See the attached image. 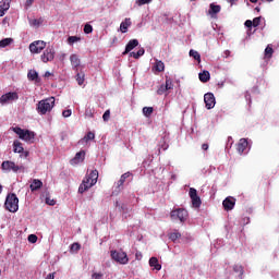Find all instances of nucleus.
Returning <instances> with one entry per match:
<instances>
[{"label":"nucleus","mask_w":279,"mask_h":279,"mask_svg":"<svg viewBox=\"0 0 279 279\" xmlns=\"http://www.w3.org/2000/svg\"><path fill=\"white\" fill-rule=\"evenodd\" d=\"M97 180H99V171L92 170L89 174H86L84 180L82 181L78 193H86L88 189H92V186H95L97 184Z\"/></svg>","instance_id":"f257e3e1"},{"label":"nucleus","mask_w":279,"mask_h":279,"mask_svg":"<svg viewBox=\"0 0 279 279\" xmlns=\"http://www.w3.org/2000/svg\"><path fill=\"white\" fill-rule=\"evenodd\" d=\"M54 106H56V98L48 97L46 99L40 100L37 104L36 110L38 114H47V112H51V110H53Z\"/></svg>","instance_id":"f03ea898"},{"label":"nucleus","mask_w":279,"mask_h":279,"mask_svg":"<svg viewBox=\"0 0 279 279\" xmlns=\"http://www.w3.org/2000/svg\"><path fill=\"white\" fill-rule=\"evenodd\" d=\"M12 131L17 134L21 141H25L26 143H32L36 137V133H34V131L23 130L20 126L12 128Z\"/></svg>","instance_id":"7ed1b4c3"},{"label":"nucleus","mask_w":279,"mask_h":279,"mask_svg":"<svg viewBox=\"0 0 279 279\" xmlns=\"http://www.w3.org/2000/svg\"><path fill=\"white\" fill-rule=\"evenodd\" d=\"M4 207L9 213H16L19 210V197L11 193L7 195Z\"/></svg>","instance_id":"20e7f679"},{"label":"nucleus","mask_w":279,"mask_h":279,"mask_svg":"<svg viewBox=\"0 0 279 279\" xmlns=\"http://www.w3.org/2000/svg\"><path fill=\"white\" fill-rule=\"evenodd\" d=\"M1 169L4 173H10L12 171L13 173H19V171H25L24 166H19L16 162L11 160H5L1 163Z\"/></svg>","instance_id":"39448f33"},{"label":"nucleus","mask_w":279,"mask_h":279,"mask_svg":"<svg viewBox=\"0 0 279 279\" xmlns=\"http://www.w3.org/2000/svg\"><path fill=\"white\" fill-rule=\"evenodd\" d=\"M170 219H172V221H178L179 219L181 223H184V221L189 219V211L184 208H177L170 213Z\"/></svg>","instance_id":"423d86ee"},{"label":"nucleus","mask_w":279,"mask_h":279,"mask_svg":"<svg viewBox=\"0 0 279 279\" xmlns=\"http://www.w3.org/2000/svg\"><path fill=\"white\" fill-rule=\"evenodd\" d=\"M111 258L112 260H114L116 263H119L120 265H128V263H130V258H128V253L123 252V251H111Z\"/></svg>","instance_id":"0eeeda50"},{"label":"nucleus","mask_w":279,"mask_h":279,"mask_svg":"<svg viewBox=\"0 0 279 279\" xmlns=\"http://www.w3.org/2000/svg\"><path fill=\"white\" fill-rule=\"evenodd\" d=\"M54 58H56V50L51 46L47 47L43 52V54L40 56V60L45 64H47V62H53Z\"/></svg>","instance_id":"6e6552de"},{"label":"nucleus","mask_w":279,"mask_h":279,"mask_svg":"<svg viewBox=\"0 0 279 279\" xmlns=\"http://www.w3.org/2000/svg\"><path fill=\"white\" fill-rule=\"evenodd\" d=\"M16 99H19V94L16 92H9L0 97V104H2V106H5V104L16 101Z\"/></svg>","instance_id":"1a4fd4ad"},{"label":"nucleus","mask_w":279,"mask_h":279,"mask_svg":"<svg viewBox=\"0 0 279 279\" xmlns=\"http://www.w3.org/2000/svg\"><path fill=\"white\" fill-rule=\"evenodd\" d=\"M45 47H47V43L43 40L34 41L29 45V51L31 53H40Z\"/></svg>","instance_id":"9d476101"},{"label":"nucleus","mask_w":279,"mask_h":279,"mask_svg":"<svg viewBox=\"0 0 279 279\" xmlns=\"http://www.w3.org/2000/svg\"><path fill=\"white\" fill-rule=\"evenodd\" d=\"M167 90H173V80H171L169 76L166 77V84L160 85V87L157 89V95H165Z\"/></svg>","instance_id":"9b49d317"},{"label":"nucleus","mask_w":279,"mask_h":279,"mask_svg":"<svg viewBox=\"0 0 279 279\" xmlns=\"http://www.w3.org/2000/svg\"><path fill=\"white\" fill-rule=\"evenodd\" d=\"M189 194L192 199L193 208H199V206H202V198L197 196V190L191 187Z\"/></svg>","instance_id":"f8f14e48"},{"label":"nucleus","mask_w":279,"mask_h":279,"mask_svg":"<svg viewBox=\"0 0 279 279\" xmlns=\"http://www.w3.org/2000/svg\"><path fill=\"white\" fill-rule=\"evenodd\" d=\"M204 102L207 110H213L215 108V95L213 93H207L204 95Z\"/></svg>","instance_id":"ddd939ff"},{"label":"nucleus","mask_w":279,"mask_h":279,"mask_svg":"<svg viewBox=\"0 0 279 279\" xmlns=\"http://www.w3.org/2000/svg\"><path fill=\"white\" fill-rule=\"evenodd\" d=\"M86 158V151L80 150L78 153L75 154L74 158L70 160V165L75 166L80 165L83 160Z\"/></svg>","instance_id":"4468645a"},{"label":"nucleus","mask_w":279,"mask_h":279,"mask_svg":"<svg viewBox=\"0 0 279 279\" xmlns=\"http://www.w3.org/2000/svg\"><path fill=\"white\" fill-rule=\"evenodd\" d=\"M136 47H138V39H131L126 44L125 50L122 52V56H128V53H130V51L136 49Z\"/></svg>","instance_id":"2eb2a0df"},{"label":"nucleus","mask_w":279,"mask_h":279,"mask_svg":"<svg viewBox=\"0 0 279 279\" xmlns=\"http://www.w3.org/2000/svg\"><path fill=\"white\" fill-rule=\"evenodd\" d=\"M221 12V5L211 3L209 5L208 14L211 19H217V15Z\"/></svg>","instance_id":"dca6fc26"},{"label":"nucleus","mask_w":279,"mask_h":279,"mask_svg":"<svg viewBox=\"0 0 279 279\" xmlns=\"http://www.w3.org/2000/svg\"><path fill=\"white\" fill-rule=\"evenodd\" d=\"M235 204H236V199H234L233 197H227L222 202V206H223L225 210H232L234 208Z\"/></svg>","instance_id":"f3484780"},{"label":"nucleus","mask_w":279,"mask_h":279,"mask_svg":"<svg viewBox=\"0 0 279 279\" xmlns=\"http://www.w3.org/2000/svg\"><path fill=\"white\" fill-rule=\"evenodd\" d=\"M70 62L74 71H77V69H80V64H82V61L80 60V56L77 54H71Z\"/></svg>","instance_id":"a211bd4d"},{"label":"nucleus","mask_w":279,"mask_h":279,"mask_svg":"<svg viewBox=\"0 0 279 279\" xmlns=\"http://www.w3.org/2000/svg\"><path fill=\"white\" fill-rule=\"evenodd\" d=\"M132 25V20L130 17H126L121 24H120V32L122 34H128V28Z\"/></svg>","instance_id":"6ab92c4d"},{"label":"nucleus","mask_w":279,"mask_h":279,"mask_svg":"<svg viewBox=\"0 0 279 279\" xmlns=\"http://www.w3.org/2000/svg\"><path fill=\"white\" fill-rule=\"evenodd\" d=\"M247 145H248L247 140L241 138V140L239 141L238 147H236L238 153H239V154H243V153L247 149Z\"/></svg>","instance_id":"aec40b11"},{"label":"nucleus","mask_w":279,"mask_h":279,"mask_svg":"<svg viewBox=\"0 0 279 279\" xmlns=\"http://www.w3.org/2000/svg\"><path fill=\"white\" fill-rule=\"evenodd\" d=\"M131 175H132L131 172H125L121 175L120 180L117 183L118 191H121V189L123 187V184H125V180H128V178H130Z\"/></svg>","instance_id":"412c9836"},{"label":"nucleus","mask_w":279,"mask_h":279,"mask_svg":"<svg viewBox=\"0 0 279 279\" xmlns=\"http://www.w3.org/2000/svg\"><path fill=\"white\" fill-rule=\"evenodd\" d=\"M29 189H31L32 193H34V191H38L39 189H43V181H40L38 179H34L29 185Z\"/></svg>","instance_id":"4be33fe9"},{"label":"nucleus","mask_w":279,"mask_h":279,"mask_svg":"<svg viewBox=\"0 0 279 279\" xmlns=\"http://www.w3.org/2000/svg\"><path fill=\"white\" fill-rule=\"evenodd\" d=\"M149 265L156 269V271H160L162 269V265L158 263V257H150Z\"/></svg>","instance_id":"5701e85b"},{"label":"nucleus","mask_w":279,"mask_h":279,"mask_svg":"<svg viewBox=\"0 0 279 279\" xmlns=\"http://www.w3.org/2000/svg\"><path fill=\"white\" fill-rule=\"evenodd\" d=\"M10 10V2L1 1L0 2V16H5V12Z\"/></svg>","instance_id":"b1692460"},{"label":"nucleus","mask_w":279,"mask_h":279,"mask_svg":"<svg viewBox=\"0 0 279 279\" xmlns=\"http://www.w3.org/2000/svg\"><path fill=\"white\" fill-rule=\"evenodd\" d=\"M13 151H14V154H23V151H24L23 144L19 141H14L13 142Z\"/></svg>","instance_id":"393cba45"},{"label":"nucleus","mask_w":279,"mask_h":279,"mask_svg":"<svg viewBox=\"0 0 279 279\" xmlns=\"http://www.w3.org/2000/svg\"><path fill=\"white\" fill-rule=\"evenodd\" d=\"M199 81L203 83L210 82V72L203 71L198 74Z\"/></svg>","instance_id":"a878e982"},{"label":"nucleus","mask_w":279,"mask_h":279,"mask_svg":"<svg viewBox=\"0 0 279 279\" xmlns=\"http://www.w3.org/2000/svg\"><path fill=\"white\" fill-rule=\"evenodd\" d=\"M12 43H14L13 38H4L0 40V48L9 47V45H12Z\"/></svg>","instance_id":"bb28decb"},{"label":"nucleus","mask_w":279,"mask_h":279,"mask_svg":"<svg viewBox=\"0 0 279 279\" xmlns=\"http://www.w3.org/2000/svg\"><path fill=\"white\" fill-rule=\"evenodd\" d=\"M141 56H145V49L141 48L137 52H131L130 57L134 58L135 60H138V58H141Z\"/></svg>","instance_id":"cd10ccee"},{"label":"nucleus","mask_w":279,"mask_h":279,"mask_svg":"<svg viewBox=\"0 0 279 279\" xmlns=\"http://www.w3.org/2000/svg\"><path fill=\"white\" fill-rule=\"evenodd\" d=\"M190 57L194 58V60H196L198 63L202 62V56L196 50L191 49Z\"/></svg>","instance_id":"c85d7f7f"},{"label":"nucleus","mask_w":279,"mask_h":279,"mask_svg":"<svg viewBox=\"0 0 279 279\" xmlns=\"http://www.w3.org/2000/svg\"><path fill=\"white\" fill-rule=\"evenodd\" d=\"M155 71H157L158 73H162V71H165V62L156 61Z\"/></svg>","instance_id":"c756f323"},{"label":"nucleus","mask_w":279,"mask_h":279,"mask_svg":"<svg viewBox=\"0 0 279 279\" xmlns=\"http://www.w3.org/2000/svg\"><path fill=\"white\" fill-rule=\"evenodd\" d=\"M143 114L147 118L151 117V114H154V107H144Z\"/></svg>","instance_id":"7c9ffc66"},{"label":"nucleus","mask_w":279,"mask_h":279,"mask_svg":"<svg viewBox=\"0 0 279 279\" xmlns=\"http://www.w3.org/2000/svg\"><path fill=\"white\" fill-rule=\"evenodd\" d=\"M168 236H169L170 241H178V239H180L182 236V234L178 230H174V232L169 233Z\"/></svg>","instance_id":"2f4dec72"},{"label":"nucleus","mask_w":279,"mask_h":279,"mask_svg":"<svg viewBox=\"0 0 279 279\" xmlns=\"http://www.w3.org/2000/svg\"><path fill=\"white\" fill-rule=\"evenodd\" d=\"M28 80H31L32 82L38 80V72L36 71H29L27 74Z\"/></svg>","instance_id":"473e14b6"},{"label":"nucleus","mask_w":279,"mask_h":279,"mask_svg":"<svg viewBox=\"0 0 279 279\" xmlns=\"http://www.w3.org/2000/svg\"><path fill=\"white\" fill-rule=\"evenodd\" d=\"M82 141L85 143H88V141H95V133L89 131Z\"/></svg>","instance_id":"72a5a7b5"},{"label":"nucleus","mask_w":279,"mask_h":279,"mask_svg":"<svg viewBox=\"0 0 279 279\" xmlns=\"http://www.w3.org/2000/svg\"><path fill=\"white\" fill-rule=\"evenodd\" d=\"M274 56V48L271 46H267L265 49V58H271Z\"/></svg>","instance_id":"f704fd0d"},{"label":"nucleus","mask_w":279,"mask_h":279,"mask_svg":"<svg viewBox=\"0 0 279 279\" xmlns=\"http://www.w3.org/2000/svg\"><path fill=\"white\" fill-rule=\"evenodd\" d=\"M76 82H77L78 86H82V84H84V73L78 72L76 74Z\"/></svg>","instance_id":"c9c22d12"},{"label":"nucleus","mask_w":279,"mask_h":279,"mask_svg":"<svg viewBox=\"0 0 279 279\" xmlns=\"http://www.w3.org/2000/svg\"><path fill=\"white\" fill-rule=\"evenodd\" d=\"M233 271H235V274H239V276H243L244 271H243V266L241 265H234L233 266Z\"/></svg>","instance_id":"e433bc0d"},{"label":"nucleus","mask_w":279,"mask_h":279,"mask_svg":"<svg viewBox=\"0 0 279 279\" xmlns=\"http://www.w3.org/2000/svg\"><path fill=\"white\" fill-rule=\"evenodd\" d=\"M80 40H82V38H80V37H77V36H70V37L68 38V43H69L70 45H73L74 43H80Z\"/></svg>","instance_id":"4c0bfd02"},{"label":"nucleus","mask_w":279,"mask_h":279,"mask_svg":"<svg viewBox=\"0 0 279 279\" xmlns=\"http://www.w3.org/2000/svg\"><path fill=\"white\" fill-rule=\"evenodd\" d=\"M70 250L71 252H80V250H82V245H80V243H73Z\"/></svg>","instance_id":"58836bf2"},{"label":"nucleus","mask_w":279,"mask_h":279,"mask_svg":"<svg viewBox=\"0 0 279 279\" xmlns=\"http://www.w3.org/2000/svg\"><path fill=\"white\" fill-rule=\"evenodd\" d=\"M84 33H85V34H93V25H90V24H85V26H84Z\"/></svg>","instance_id":"ea45409f"},{"label":"nucleus","mask_w":279,"mask_h":279,"mask_svg":"<svg viewBox=\"0 0 279 279\" xmlns=\"http://www.w3.org/2000/svg\"><path fill=\"white\" fill-rule=\"evenodd\" d=\"M262 19H263L262 16L254 17L253 19V27H258V25H260Z\"/></svg>","instance_id":"a19ab883"},{"label":"nucleus","mask_w":279,"mask_h":279,"mask_svg":"<svg viewBox=\"0 0 279 279\" xmlns=\"http://www.w3.org/2000/svg\"><path fill=\"white\" fill-rule=\"evenodd\" d=\"M149 3H151V0H136V4L137 5H147V4H149Z\"/></svg>","instance_id":"79ce46f5"},{"label":"nucleus","mask_w":279,"mask_h":279,"mask_svg":"<svg viewBox=\"0 0 279 279\" xmlns=\"http://www.w3.org/2000/svg\"><path fill=\"white\" fill-rule=\"evenodd\" d=\"M71 114H73L71 109H66V110L62 111V117H64V119H69V117H71Z\"/></svg>","instance_id":"37998d69"},{"label":"nucleus","mask_w":279,"mask_h":279,"mask_svg":"<svg viewBox=\"0 0 279 279\" xmlns=\"http://www.w3.org/2000/svg\"><path fill=\"white\" fill-rule=\"evenodd\" d=\"M29 243H36L38 241V236L36 234L28 235Z\"/></svg>","instance_id":"c03bdc74"},{"label":"nucleus","mask_w":279,"mask_h":279,"mask_svg":"<svg viewBox=\"0 0 279 279\" xmlns=\"http://www.w3.org/2000/svg\"><path fill=\"white\" fill-rule=\"evenodd\" d=\"M102 119L104 121H110V110L105 111Z\"/></svg>","instance_id":"a18cd8bd"},{"label":"nucleus","mask_w":279,"mask_h":279,"mask_svg":"<svg viewBox=\"0 0 279 279\" xmlns=\"http://www.w3.org/2000/svg\"><path fill=\"white\" fill-rule=\"evenodd\" d=\"M92 278L93 279H101V278H104V274H101V272H94L92 275Z\"/></svg>","instance_id":"49530a36"},{"label":"nucleus","mask_w":279,"mask_h":279,"mask_svg":"<svg viewBox=\"0 0 279 279\" xmlns=\"http://www.w3.org/2000/svg\"><path fill=\"white\" fill-rule=\"evenodd\" d=\"M245 27H247L248 29H251V27H254L253 21L252 20H246L244 23Z\"/></svg>","instance_id":"de8ad7c7"},{"label":"nucleus","mask_w":279,"mask_h":279,"mask_svg":"<svg viewBox=\"0 0 279 279\" xmlns=\"http://www.w3.org/2000/svg\"><path fill=\"white\" fill-rule=\"evenodd\" d=\"M46 204H48L49 206H56V201L46 198Z\"/></svg>","instance_id":"09e8293b"},{"label":"nucleus","mask_w":279,"mask_h":279,"mask_svg":"<svg viewBox=\"0 0 279 279\" xmlns=\"http://www.w3.org/2000/svg\"><path fill=\"white\" fill-rule=\"evenodd\" d=\"M43 24V20H33V25L38 26Z\"/></svg>","instance_id":"8fccbe9b"},{"label":"nucleus","mask_w":279,"mask_h":279,"mask_svg":"<svg viewBox=\"0 0 279 279\" xmlns=\"http://www.w3.org/2000/svg\"><path fill=\"white\" fill-rule=\"evenodd\" d=\"M33 3H34V0H27L25 3V7L31 8V5H33Z\"/></svg>","instance_id":"3c124183"},{"label":"nucleus","mask_w":279,"mask_h":279,"mask_svg":"<svg viewBox=\"0 0 279 279\" xmlns=\"http://www.w3.org/2000/svg\"><path fill=\"white\" fill-rule=\"evenodd\" d=\"M202 149H203L204 151H208V144H203V145H202Z\"/></svg>","instance_id":"603ef678"},{"label":"nucleus","mask_w":279,"mask_h":279,"mask_svg":"<svg viewBox=\"0 0 279 279\" xmlns=\"http://www.w3.org/2000/svg\"><path fill=\"white\" fill-rule=\"evenodd\" d=\"M225 58H230V50L225 51Z\"/></svg>","instance_id":"864d4df0"},{"label":"nucleus","mask_w":279,"mask_h":279,"mask_svg":"<svg viewBox=\"0 0 279 279\" xmlns=\"http://www.w3.org/2000/svg\"><path fill=\"white\" fill-rule=\"evenodd\" d=\"M120 210H122V213H125V205H121Z\"/></svg>","instance_id":"5fc2aeb1"},{"label":"nucleus","mask_w":279,"mask_h":279,"mask_svg":"<svg viewBox=\"0 0 279 279\" xmlns=\"http://www.w3.org/2000/svg\"><path fill=\"white\" fill-rule=\"evenodd\" d=\"M229 3H231V5H234V2H236L238 0H227Z\"/></svg>","instance_id":"6e6d98bb"},{"label":"nucleus","mask_w":279,"mask_h":279,"mask_svg":"<svg viewBox=\"0 0 279 279\" xmlns=\"http://www.w3.org/2000/svg\"><path fill=\"white\" fill-rule=\"evenodd\" d=\"M251 3H258V0H250Z\"/></svg>","instance_id":"4d7b16f0"},{"label":"nucleus","mask_w":279,"mask_h":279,"mask_svg":"<svg viewBox=\"0 0 279 279\" xmlns=\"http://www.w3.org/2000/svg\"><path fill=\"white\" fill-rule=\"evenodd\" d=\"M49 75H51V73L46 72L45 76H46V77H49Z\"/></svg>","instance_id":"13d9d810"},{"label":"nucleus","mask_w":279,"mask_h":279,"mask_svg":"<svg viewBox=\"0 0 279 279\" xmlns=\"http://www.w3.org/2000/svg\"><path fill=\"white\" fill-rule=\"evenodd\" d=\"M255 10H256L257 12H260V8H258V7H256Z\"/></svg>","instance_id":"bf43d9fd"},{"label":"nucleus","mask_w":279,"mask_h":279,"mask_svg":"<svg viewBox=\"0 0 279 279\" xmlns=\"http://www.w3.org/2000/svg\"><path fill=\"white\" fill-rule=\"evenodd\" d=\"M1 191H3V186L0 184V193H1Z\"/></svg>","instance_id":"052dcab7"},{"label":"nucleus","mask_w":279,"mask_h":279,"mask_svg":"<svg viewBox=\"0 0 279 279\" xmlns=\"http://www.w3.org/2000/svg\"><path fill=\"white\" fill-rule=\"evenodd\" d=\"M140 257V255L138 254H136V258H138Z\"/></svg>","instance_id":"680f3d73"},{"label":"nucleus","mask_w":279,"mask_h":279,"mask_svg":"<svg viewBox=\"0 0 279 279\" xmlns=\"http://www.w3.org/2000/svg\"><path fill=\"white\" fill-rule=\"evenodd\" d=\"M140 257V255L138 254H136V258H138Z\"/></svg>","instance_id":"e2e57ef3"},{"label":"nucleus","mask_w":279,"mask_h":279,"mask_svg":"<svg viewBox=\"0 0 279 279\" xmlns=\"http://www.w3.org/2000/svg\"><path fill=\"white\" fill-rule=\"evenodd\" d=\"M29 153H26L25 156H28Z\"/></svg>","instance_id":"0e129e2a"},{"label":"nucleus","mask_w":279,"mask_h":279,"mask_svg":"<svg viewBox=\"0 0 279 279\" xmlns=\"http://www.w3.org/2000/svg\"><path fill=\"white\" fill-rule=\"evenodd\" d=\"M190 1H196V0H190Z\"/></svg>","instance_id":"69168bd1"}]
</instances>
